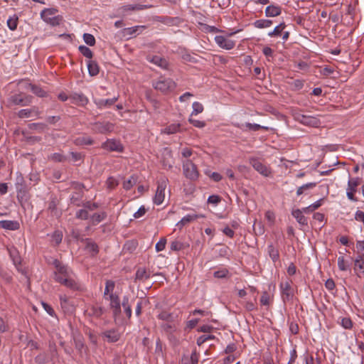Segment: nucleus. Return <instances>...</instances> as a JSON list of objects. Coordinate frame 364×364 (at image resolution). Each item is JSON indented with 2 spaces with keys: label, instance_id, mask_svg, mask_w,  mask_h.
<instances>
[{
  "label": "nucleus",
  "instance_id": "1",
  "mask_svg": "<svg viewBox=\"0 0 364 364\" xmlns=\"http://www.w3.org/2000/svg\"><path fill=\"white\" fill-rule=\"evenodd\" d=\"M55 280L57 282L73 290H80L81 285L75 278V274L67 266L63 265L59 261L55 260Z\"/></svg>",
  "mask_w": 364,
  "mask_h": 364
},
{
  "label": "nucleus",
  "instance_id": "2",
  "mask_svg": "<svg viewBox=\"0 0 364 364\" xmlns=\"http://www.w3.org/2000/svg\"><path fill=\"white\" fill-rule=\"evenodd\" d=\"M57 13L58 9H44L41 12V17L48 24L53 26H58L63 21V17L60 15H55Z\"/></svg>",
  "mask_w": 364,
  "mask_h": 364
},
{
  "label": "nucleus",
  "instance_id": "3",
  "mask_svg": "<svg viewBox=\"0 0 364 364\" xmlns=\"http://www.w3.org/2000/svg\"><path fill=\"white\" fill-rule=\"evenodd\" d=\"M294 119L306 126L317 127L321 124V121L317 117L306 115L298 110L292 112Z\"/></svg>",
  "mask_w": 364,
  "mask_h": 364
},
{
  "label": "nucleus",
  "instance_id": "4",
  "mask_svg": "<svg viewBox=\"0 0 364 364\" xmlns=\"http://www.w3.org/2000/svg\"><path fill=\"white\" fill-rule=\"evenodd\" d=\"M32 96L23 92L14 93L8 99V103L11 105L28 106L32 102Z\"/></svg>",
  "mask_w": 364,
  "mask_h": 364
},
{
  "label": "nucleus",
  "instance_id": "5",
  "mask_svg": "<svg viewBox=\"0 0 364 364\" xmlns=\"http://www.w3.org/2000/svg\"><path fill=\"white\" fill-rule=\"evenodd\" d=\"M292 282L289 279L282 281L279 284L281 296L284 303L291 301L294 296V289L291 287Z\"/></svg>",
  "mask_w": 364,
  "mask_h": 364
},
{
  "label": "nucleus",
  "instance_id": "6",
  "mask_svg": "<svg viewBox=\"0 0 364 364\" xmlns=\"http://www.w3.org/2000/svg\"><path fill=\"white\" fill-rule=\"evenodd\" d=\"M167 183L168 179L166 178H162L158 181L157 188L154 197V204L159 205L164 202L165 198V190L166 188Z\"/></svg>",
  "mask_w": 364,
  "mask_h": 364
},
{
  "label": "nucleus",
  "instance_id": "7",
  "mask_svg": "<svg viewBox=\"0 0 364 364\" xmlns=\"http://www.w3.org/2000/svg\"><path fill=\"white\" fill-rule=\"evenodd\" d=\"M156 90L166 93L173 90L176 87L175 82L170 78H161L153 84Z\"/></svg>",
  "mask_w": 364,
  "mask_h": 364
},
{
  "label": "nucleus",
  "instance_id": "8",
  "mask_svg": "<svg viewBox=\"0 0 364 364\" xmlns=\"http://www.w3.org/2000/svg\"><path fill=\"white\" fill-rule=\"evenodd\" d=\"M101 148L108 151H116L122 153L124 151V146L121 141L116 139H107L101 145Z\"/></svg>",
  "mask_w": 364,
  "mask_h": 364
},
{
  "label": "nucleus",
  "instance_id": "9",
  "mask_svg": "<svg viewBox=\"0 0 364 364\" xmlns=\"http://www.w3.org/2000/svg\"><path fill=\"white\" fill-rule=\"evenodd\" d=\"M183 173L190 180H196L198 177V171L196 166L191 161L186 160L183 162Z\"/></svg>",
  "mask_w": 364,
  "mask_h": 364
},
{
  "label": "nucleus",
  "instance_id": "10",
  "mask_svg": "<svg viewBox=\"0 0 364 364\" xmlns=\"http://www.w3.org/2000/svg\"><path fill=\"white\" fill-rule=\"evenodd\" d=\"M250 164L261 175L268 177L271 175V169L266 164H263L258 159L256 158H250Z\"/></svg>",
  "mask_w": 364,
  "mask_h": 364
},
{
  "label": "nucleus",
  "instance_id": "11",
  "mask_svg": "<svg viewBox=\"0 0 364 364\" xmlns=\"http://www.w3.org/2000/svg\"><path fill=\"white\" fill-rule=\"evenodd\" d=\"M114 124L109 122H97L93 124L92 131L97 134H107L114 131Z\"/></svg>",
  "mask_w": 364,
  "mask_h": 364
},
{
  "label": "nucleus",
  "instance_id": "12",
  "mask_svg": "<svg viewBox=\"0 0 364 364\" xmlns=\"http://www.w3.org/2000/svg\"><path fill=\"white\" fill-rule=\"evenodd\" d=\"M216 44L221 48L231 50L235 46V42L224 36H216L215 37Z\"/></svg>",
  "mask_w": 364,
  "mask_h": 364
},
{
  "label": "nucleus",
  "instance_id": "13",
  "mask_svg": "<svg viewBox=\"0 0 364 364\" xmlns=\"http://www.w3.org/2000/svg\"><path fill=\"white\" fill-rule=\"evenodd\" d=\"M60 298V306L64 313L65 314H73L75 311V305L73 303V301L70 300V298H68L65 294H61L59 296Z\"/></svg>",
  "mask_w": 364,
  "mask_h": 364
},
{
  "label": "nucleus",
  "instance_id": "14",
  "mask_svg": "<svg viewBox=\"0 0 364 364\" xmlns=\"http://www.w3.org/2000/svg\"><path fill=\"white\" fill-rule=\"evenodd\" d=\"M105 299L109 301V306L112 309L114 315H119L121 312V304L119 296L116 294H110L108 298H105Z\"/></svg>",
  "mask_w": 364,
  "mask_h": 364
},
{
  "label": "nucleus",
  "instance_id": "15",
  "mask_svg": "<svg viewBox=\"0 0 364 364\" xmlns=\"http://www.w3.org/2000/svg\"><path fill=\"white\" fill-rule=\"evenodd\" d=\"M102 337L103 340L109 343H114L119 341L120 334L117 332V331L111 329L103 332L102 333Z\"/></svg>",
  "mask_w": 364,
  "mask_h": 364
},
{
  "label": "nucleus",
  "instance_id": "16",
  "mask_svg": "<svg viewBox=\"0 0 364 364\" xmlns=\"http://www.w3.org/2000/svg\"><path fill=\"white\" fill-rule=\"evenodd\" d=\"M39 115L38 109L36 107H33L30 109H23L18 112V117L19 118H29L36 117Z\"/></svg>",
  "mask_w": 364,
  "mask_h": 364
},
{
  "label": "nucleus",
  "instance_id": "17",
  "mask_svg": "<svg viewBox=\"0 0 364 364\" xmlns=\"http://www.w3.org/2000/svg\"><path fill=\"white\" fill-rule=\"evenodd\" d=\"M118 100V97H114L112 99H99L95 100V104L99 109H105L110 107L112 105H114Z\"/></svg>",
  "mask_w": 364,
  "mask_h": 364
},
{
  "label": "nucleus",
  "instance_id": "18",
  "mask_svg": "<svg viewBox=\"0 0 364 364\" xmlns=\"http://www.w3.org/2000/svg\"><path fill=\"white\" fill-rule=\"evenodd\" d=\"M144 28V26H136L130 28H126L123 29L122 33L124 36L132 38V36H136L141 33Z\"/></svg>",
  "mask_w": 364,
  "mask_h": 364
},
{
  "label": "nucleus",
  "instance_id": "19",
  "mask_svg": "<svg viewBox=\"0 0 364 364\" xmlns=\"http://www.w3.org/2000/svg\"><path fill=\"white\" fill-rule=\"evenodd\" d=\"M151 5H143V4H127L122 6L119 8V11L122 14H125L129 11H136V10H143L146 9L151 8Z\"/></svg>",
  "mask_w": 364,
  "mask_h": 364
},
{
  "label": "nucleus",
  "instance_id": "20",
  "mask_svg": "<svg viewBox=\"0 0 364 364\" xmlns=\"http://www.w3.org/2000/svg\"><path fill=\"white\" fill-rule=\"evenodd\" d=\"M147 60L150 63L155 64L156 65L166 69L168 66V63L166 59L159 55H149L147 56Z\"/></svg>",
  "mask_w": 364,
  "mask_h": 364
},
{
  "label": "nucleus",
  "instance_id": "21",
  "mask_svg": "<svg viewBox=\"0 0 364 364\" xmlns=\"http://www.w3.org/2000/svg\"><path fill=\"white\" fill-rule=\"evenodd\" d=\"M282 13V9L280 6L274 4L269 5L266 7L265 15L267 17H275L278 16Z\"/></svg>",
  "mask_w": 364,
  "mask_h": 364
},
{
  "label": "nucleus",
  "instance_id": "22",
  "mask_svg": "<svg viewBox=\"0 0 364 364\" xmlns=\"http://www.w3.org/2000/svg\"><path fill=\"white\" fill-rule=\"evenodd\" d=\"M198 218V215L188 214V215H186V216H184L183 218H182V219L180 221H178L176 225V227L178 228L179 230H181L184 226L187 225L188 224L196 220Z\"/></svg>",
  "mask_w": 364,
  "mask_h": 364
},
{
  "label": "nucleus",
  "instance_id": "23",
  "mask_svg": "<svg viewBox=\"0 0 364 364\" xmlns=\"http://www.w3.org/2000/svg\"><path fill=\"white\" fill-rule=\"evenodd\" d=\"M291 215L295 218L296 221L301 225H307L308 220L304 215L303 211L301 210H300V209L293 210L292 212H291Z\"/></svg>",
  "mask_w": 364,
  "mask_h": 364
},
{
  "label": "nucleus",
  "instance_id": "24",
  "mask_svg": "<svg viewBox=\"0 0 364 364\" xmlns=\"http://www.w3.org/2000/svg\"><path fill=\"white\" fill-rule=\"evenodd\" d=\"M0 227L10 230H16L19 228V223L13 220H1Z\"/></svg>",
  "mask_w": 364,
  "mask_h": 364
},
{
  "label": "nucleus",
  "instance_id": "25",
  "mask_svg": "<svg viewBox=\"0 0 364 364\" xmlns=\"http://www.w3.org/2000/svg\"><path fill=\"white\" fill-rule=\"evenodd\" d=\"M74 144L76 146L92 145L94 143L93 139L87 136H81L73 140Z\"/></svg>",
  "mask_w": 364,
  "mask_h": 364
},
{
  "label": "nucleus",
  "instance_id": "26",
  "mask_svg": "<svg viewBox=\"0 0 364 364\" xmlns=\"http://www.w3.org/2000/svg\"><path fill=\"white\" fill-rule=\"evenodd\" d=\"M354 271L359 276L360 274H364V259L362 256H358L355 260Z\"/></svg>",
  "mask_w": 364,
  "mask_h": 364
},
{
  "label": "nucleus",
  "instance_id": "27",
  "mask_svg": "<svg viewBox=\"0 0 364 364\" xmlns=\"http://www.w3.org/2000/svg\"><path fill=\"white\" fill-rule=\"evenodd\" d=\"M189 247L186 242H183L179 240H173L171 242L170 248L172 251H180Z\"/></svg>",
  "mask_w": 364,
  "mask_h": 364
},
{
  "label": "nucleus",
  "instance_id": "28",
  "mask_svg": "<svg viewBox=\"0 0 364 364\" xmlns=\"http://www.w3.org/2000/svg\"><path fill=\"white\" fill-rule=\"evenodd\" d=\"M88 73L91 76H95L99 73V66L97 63L92 60L87 62Z\"/></svg>",
  "mask_w": 364,
  "mask_h": 364
},
{
  "label": "nucleus",
  "instance_id": "29",
  "mask_svg": "<svg viewBox=\"0 0 364 364\" xmlns=\"http://www.w3.org/2000/svg\"><path fill=\"white\" fill-rule=\"evenodd\" d=\"M338 323L346 330H350L353 327V323L350 317H340Z\"/></svg>",
  "mask_w": 364,
  "mask_h": 364
},
{
  "label": "nucleus",
  "instance_id": "30",
  "mask_svg": "<svg viewBox=\"0 0 364 364\" xmlns=\"http://www.w3.org/2000/svg\"><path fill=\"white\" fill-rule=\"evenodd\" d=\"M180 127V124H171L162 129L161 132L166 134H173L178 132Z\"/></svg>",
  "mask_w": 364,
  "mask_h": 364
},
{
  "label": "nucleus",
  "instance_id": "31",
  "mask_svg": "<svg viewBox=\"0 0 364 364\" xmlns=\"http://www.w3.org/2000/svg\"><path fill=\"white\" fill-rule=\"evenodd\" d=\"M115 283L112 280H107L105 282V288L104 291V298H108L110 294H114Z\"/></svg>",
  "mask_w": 364,
  "mask_h": 364
},
{
  "label": "nucleus",
  "instance_id": "32",
  "mask_svg": "<svg viewBox=\"0 0 364 364\" xmlns=\"http://www.w3.org/2000/svg\"><path fill=\"white\" fill-rule=\"evenodd\" d=\"M31 90L38 97H44L46 96V92L44 91L41 87L33 84H28Z\"/></svg>",
  "mask_w": 364,
  "mask_h": 364
},
{
  "label": "nucleus",
  "instance_id": "33",
  "mask_svg": "<svg viewBox=\"0 0 364 364\" xmlns=\"http://www.w3.org/2000/svg\"><path fill=\"white\" fill-rule=\"evenodd\" d=\"M360 179L358 177L350 178L348 181L347 190L353 191L356 192L357 187L360 185Z\"/></svg>",
  "mask_w": 364,
  "mask_h": 364
},
{
  "label": "nucleus",
  "instance_id": "34",
  "mask_svg": "<svg viewBox=\"0 0 364 364\" xmlns=\"http://www.w3.org/2000/svg\"><path fill=\"white\" fill-rule=\"evenodd\" d=\"M267 252H268L269 257L273 260V262H276L279 259V251L272 245H268Z\"/></svg>",
  "mask_w": 364,
  "mask_h": 364
},
{
  "label": "nucleus",
  "instance_id": "35",
  "mask_svg": "<svg viewBox=\"0 0 364 364\" xmlns=\"http://www.w3.org/2000/svg\"><path fill=\"white\" fill-rule=\"evenodd\" d=\"M18 18L14 14L10 16L7 20V26L11 31H15L17 28Z\"/></svg>",
  "mask_w": 364,
  "mask_h": 364
},
{
  "label": "nucleus",
  "instance_id": "36",
  "mask_svg": "<svg viewBox=\"0 0 364 364\" xmlns=\"http://www.w3.org/2000/svg\"><path fill=\"white\" fill-rule=\"evenodd\" d=\"M107 217V214L105 212H101V213H97L93 214L90 217V220L92 223V224L96 225L100 222H102L103 220L105 219Z\"/></svg>",
  "mask_w": 364,
  "mask_h": 364
},
{
  "label": "nucleus",
  "instance_id": "37",
  "mask_svg": "<svg viewBox=\"0 0 364 364\" xmlns=\"http://www.w3.org/2000/svg\"><path fill=\"white\" fill-rule=\"evenodd\" d=\"M272 21L268 19L257 20L254 23V26L257 28H264L271 26Z\"/></svg>",
  "mask_w": 364,
  "mask_h": 364
},
{
  "label": "nucleus",
  "instance_id": "38",
  "mask_svg": "<svg viewBox=\"0 0 364 364\" xmlns=\"http://www.w3.org/2000/svg\"><path fill=\"white\" fill-rule=\"evenodd\" d=\"M137 182V177L132 175L128 180L123 183V188L128 191L130 190Z\"/></svg>",
  "mask_w": 364,
  "mask_h": 364
},
{
  "label": "nucleus",
  "instance_id": "39",
  "mask_svg": "<svg viewBox=\"0 0 364 364\" xmlns=\"http://www.w3.org/2000/svg\"><path fill=\"white\" fill-rule=\"evenodd\" d=\"M150 274L144 268H139L136 272V279L139 280H145L149 278Z\"/></svg>",
  "mask_w": 364,
  "mask_h": 364
},
{
  "label": "nucleus",
  "instance_id": "40",
  "mask_svg": "<svg viewBox=\"0 0 364 364\" xmlns=\"http://www.w3.org/2000/svg\"><path fill=\"white\" fill-rule=\"evenodd\" d=\"M161 327L166 333H172L176 331L175 324L171 321L161 324Z\"/></svg>",
  "mask_w": 364,
  "mask_h": 364
},
{
  "label": "nucleus",
  "instance_id": "41",
  "mask_svg": "<svg viewBox=\"0 0 364 364\" xmlns=\"http://www.w3.org/2000/svg\"><path fill=\"white\" fill-rule=\"evenodd\" d=\"M286 27L284 23H282L274 28V29L268 33L270 37L278 36L282 34L283 30Z\"/></svg>",
  "mask_w": 364,
  "mask_h": 364
},
{
  "label": "nucleus",
  "instance_id": "42",
  "mask_svg": "<svg viewBox=\"0 0 364 364\" xmlns=\"http://www.w3.org/2000/svg\"><path fill=\"white\" fill-rule=\"evenodd\" d=\"M193 111L191 112V117L193 115H197L203 111V106L201 103L198 102H194L192 105Z\"/></svg>",
  "mask_w": 364,
  "mask_h": 364
},
{
  "label": "nucleus",
  "instance_id": "43",
  "mask_svg": "<svg viewBox=\"0 0 364 364\" xmlns=\"http://www.w3.org/2000/svg\"><path fill=\"white\" fill-rule=\"evenodd\" d=\"M51 238L52 242H54L55 245H58L63 240V232L60 230H56L51 235Z\"/></svg>",
  "mask_w": 364,
  "mask_h": 364
},
{
  "label": "nucleus",
  "instance_id": "44",
  "mask_svg": "<svg viewBox=\"0 0 364 364\" xmlns=\"http://www.w3.org/2000/svg\"><path fill=\"white\" fill-rule=\"evenodd\" d=\"M86 250L92 255H95L98 252V247L97 244L91 241H88L87 242Z\"/></svg>",
  "mask_w": 364,
  "mask_h": 364
},
{
  "label": "nucleus",
  "instance_id": "45",
  "mask_svg": "<svg viewBox=\"0 0 364 364\" xmlns=\"http://www.w3.org/2000/svg\"><path fill=\"white\" fill-rule=\"evenodd\" d=\"M79 50L85 57L89 58L90 60L92 59V52L88 47L85 46H80Z\"/></svg>",
  "mask_w": 364,
  "mask_h": 364
},
{
  "label": "nucleus",
  "instance_id": "46",
  "mask_svg": "<svg viewBox=\"0 0 364 364\" xmlns=\"http://www.w3.org/2000/svg\"><path fill=\"white\" fill-rule=\"evenodd\" d=\"M129 299L127 297H124L122 305L124 309V312L128 318H130L132 316V309L131 306L128 304Z\"/></svg>",
  "mask_w": 364,
  "mask_h": 364
},
{
  "label": "nucleus",
  "instance_id": "47",
  "mask_svg": "<svg viewBox=\"0 0 364 364\" xmlns=\"http://www.w3.org/2000/svg\"><path fill=\"white\" fill-rule=\"evenodd\" d=\"M316 185V183H306V184L300 186L299 188H298V189L296 191V195L297 196L301 195L304 192V191L309 189V188H312L315 187Z\"/></svg>",
  "mask_w": 364,
  "mask_h": 364
},
{
  "label": "nucleus",
  "instance_id": "48",
  "mask_svg": "<svg viewBox=\"0 0 364 364\" xmlns=\"http://www.w3.org/2000/svg\"><path fill=\"white\" fill-rule=\"evenodd\" d=\"M73 98L80 105H85L88 102V99L84 95H82V94H75L73 96Z\"/></svg>",
  "mask_w": 364,
  "mask_h": 364
},
{
  "label": "nucleus",
  "instance_id": "49",
  "mask_svg": "<svg viewBox=\"0 0 364 364\" xmlns=\"http://www.w3.org/2000/svg\"><path fill=\"white\" fill-rule=\"evenodd\" d=\"M338 267L341 271H346L348 269V264L343 256L338 257Z\"/></svg>",
  "mask_w": 364,
  "mask_h": 364
},
{
  "label": "nucleus",
  "instance_id": "50",
  "mask_svg": "<svg viewBox=\"0 0 364 364\" xmlns=\"http://www.w3.org/2000/svg\"><path fill=\"white\" fill-rule=\"evenodd\" d=\"M83 40L85 42V43L90 46H92L95 44V38L90 33H85L83 35Z\"/></svg>",
  "mask_w": 364,
  "mask_h": 364
},
{
  "label": "nucleus",
  "instance_id": "51",
  "mask_svg": "<svg viewBox=\"0 0 364 364\" xmlns=\"http://www.w3.org/2000/svg\"><path fill=\"white\" fill-rule=\"evenodd\" d=\"M245 127L249 129L250 130H252V131H257L260 129H264V130H268L269 129V127H264V126H261L258 124H252V123H246L245 124Z\"/></svg>",
  "mask_w": 364,
  "mask_h": 364
},
{
  "label": "nucleus",
  "instance_id": "52",
  "mask_svg": "<svg viewBox=\"0 0 364 364\" xmlns=\"http://www.w3.org/2000/svg\"><path fill=\"white\" fill-rule=\"evenodd\" d=\"M158 318L160 319V320H162V321H172V314L171 313H168L167 311H161L159 315H158Z\"/></svg>",
  "mask_w": 364,
  "mask_h": 364
},
{
  "label": "nucleus",
  "instance_id": "53",
  "mask_svg": "<svg viewBox=\"0 0 364 364\" xmlns=\"http://www.w3.org/2000/svg\"><path fill=\"white\" fill-rule=\"evenodd\" d=\"M260 304L263 306H269L270 304V296L267 291H264L260 298Z\"/></svg>",
  "mask_w": 364,
  "mask_h": 364
},
{
  "label": "nucleus",
  "instance_id": "54",
  "mask_svg": "<svg viewBox=\"0 0 364 364\" xmlns=\"http://www.w3.org/2000/svg\"><path fill=\"white\" fill-rule=\"evenodd\" d=\"M166 244V239L161 237L159 241L156 244L155 249L156 252H161L165 249Z\"/></svg>",
  "mask_w": 364,
  "mask_h": 364
},
{
  "label": "nucleus",
  "instance_id": "55",
  "mask_svg": "<svg viewBox=\"0 0 364 364\" xmlns=\"http://www.w3.org/2000/svg\"><path fill=\"white\" fill-rule=\"evenodd\" d=\"M215 336L213 335H203L198 338L197 344L201 346L208 340L214 339Z\"/></svg>",
  "mask_w": 364,
  "mask_h": 364
},
{
  "label": "nucleus",
  "instance_id": "56",
  "mask_svg": "<svg viewBox=\"0 0 364 364\" xmlns=\"http://www.w3.org/2000/svg\"><path fill=\"white\" fill-rule=\"evenodd\" d=\"M76 218L81 220H87L89 217L88 212L86 209H80L76 212Z\"/></svg>",
  "mask_w": 364,
  "mask_h": 364
},
{
  "label": "nucleus",
  "instance_id": "57",
  "mask_svg": "<svg viewBox=\"0 0 364 364\" xmlns=\"http://www.w3.org/2000/svg\"><path fill=\"white\" fill-rule=\"evenodd\" d=\"M188 122L194 127L198 128H203L205 126V122L200 120H197L189 117Z\"/></svg>",
  "mask_w": 364,
  "mask_h": 364
},
{
  "label": "nucleus",
  "instance_id": "58",
  "mask_svg": "<svg viewBox=\"0 0 364 364\" xmlns=\"http://www.w3.org/2000/svg\"><path fill=\"white\" fill-rule=\"evenodd\" d=\"M106 184L108 188L112 189L114 188L118 185V182L117 179H115L114 177L110 176L107 178Z\"/></svg>",
  "mask_w": 364,
  "mask_h": 364
},
{
  "label": "nucleus",
  "instance_id": "59",
  "mask_svg": "<svg viewBox=\"0 0 364 364\" xmlns=\"http://www.w3.org/2000/svg\"><path fill=\"white\" fill-rule=\"evenodd\" d=\"M155 353L157 356H164L163 346L159 339L156 343Z\"/></svg>",
  "mask_w": 364,
  "mask_h": 364
},
{
  "label": "nucleus",
  "instance_id": "60",
  "mask_svg": "<svg viewBox=\"0 0 364 364\" xmlns=\"http://www.w3.org/2000/svg\"><path fill=\"white\" fill-rule=\"evenodd\" d=\"M256 301L257 299L255 298V301H247L245 304V308L246 309V310H247L248 311H252L257 309Z\"/></svg>",
  "mask_w": 364,
  "mask_h": 364
},
{
  "label": "nucleus",
  "instance_id": "61",
  "mask_svg": "<svg viewBox=\"0 0 364 364\" xmlns=\"http://www.w3.org/2000/svg\"><path fill=\"white\" fill-rule=\"evenodd\" d=\"M146 212V210L145 209L144 206L142 205L138 209V210L136 213H134V217L135 218H139L144 216L145 215Z\"/></svg>",
  "mask_w": 364,
  "mask_h": 364
},
{
  "label": "nucleus",
  "instance_id": "62",
  "mask_svg": "<svg viewBox=\"0 0 364 364\" xmlns=\"http://www.w3.org/2000/svg\"><path fill=\"white\" fill-rule=\"evenodd\" d=\"M220 201V198L216 195L210 196L208 198V203L217 205Z\"/></svg>",
  "mask_w": 364,
  "mask_h": 364
},
{
  "label": "nucleus",
  "instance_id": "63",
  "mask_svg": "<svg viewBox=\"0 0 364 364\" xmlns=\"http://www.w3.org/2000/svg\"><path fill=\"white\" fill-rule=\"evenodd\" d=\"M51 159H53L55 161H64L65 160V157L59 153H55L51 156Z\"/></svg>",
  "mask_w": 364,
  "mask_h": 364
},
{
  "label": "nucleus",
  "instance_id": "64",
  "mask_svg": "<svg viewBox=\"0 0 364 364\" xmlns=\"http://www.w3.org/2000/svg\"><path fill=\"white\" fill-rule=\"evenodd\" d=\"M228 273L227 269H221L214 272V276L216 278H225Z\"/></svg>",
  "mask_w": 364,
  "mask_h": 364
}]
</instances>
